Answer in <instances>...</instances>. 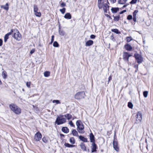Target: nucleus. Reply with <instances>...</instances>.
Instances as JSON below:
<instances>
[{
    "label": "nucleus",
    "mask_w": 153,
    "mask_h": 153,
    "mask_svg": "<svg viewBox=\"0 0 153 153\" xmlns=\"http://www.w3.org/2000/svg\"><path fill=\"white\" fill-rule=\"evenodd\" d=\"M52 102L53 103H56V104L60 103L59 100H54Z\"/></svg>",
    "instance_id": "obj_42"
},
{
    "label": "nucleus",
    "mask_w": 153,
    "mask_h": 153,
    "mask_svg": "<svg viewBox=\"0 0 153 153\" xmlns=\"http://www.w3.org/2000/svg\"><path fill=\"white\" fill-rule=\"evenodd\" d=\"M53 46L55 47H58L59 45L57 41H54L53 43Z\"/></svg>",
    "instance_id": "obj_33"
},
{
    "label": "nucleus",
    "mask_w": 153,
    "mask_h": 153,
    "mask_svg": "<svg viewBox=\"0 0 153 153\" xmlns=\"http://www.w3.org/2000/svg\"><path fill=\"white\" fill-rule=\"evenodd\" d=\"M119 8L118 7H112L111 9L112 12L113 13H116L119 10Z\"/></svg>",
    "instance_id": "obj_22"
},
{
    "label": "nucleus",
    "mask_w": 153,
    "mask_h": 153,
    "mask_svg": "<svg viewBox=\"0 0 153 153\" xmlns=\"http://www.w3.org/2000/svg\"><path fill=\"white\" fill-rule=\"evenodd\" d=\"M35 49H32L30 51V53L32 54L33 53H34V52H35Z\"/></svg>",
    "instance_id": "obj_49"
},
{
    "label": "nucleus",
    "mask_w": 153,
    "mask_h": 153,
    "mask_svg": "<svg viewBox=\"0 0 153 153\" xmlns=\"http://www.w3.org/2000/svg\"><path fill=\"white\" fill-rule=\"evenodd\" d=\"M9 36L7 34L5 35L4 38V42H7V39L9 38Z\"/></svg>",
    "instance_id": "obj_34"
},
{
    "label": "nucleus",
    "mask_w": 153,
    "mask_h": 153,
    "mask_svg": "<svg viewBox=\"0 0 153 153\" xmlns=\"http://www.w3.org/2000/svg\"><path fill=\"white\" fill-rule=\"evenodd\" d=\"M89 137L90 142L92 143H95V137L92 133H91L90 134Z\"/></svg>",
    "instance_id": "obj_13"
},
{
    "label": "nucleus",
    "mask_w": 153,
    "mask_h": 153,
    "mask_svg": "<svg viewBox=\"0 0 153 153\" xmlns=\"http://www.w3.org/2000/svg\"><path fill=\"white\" fill-rule=\"evenodd\" d=\"M76 124L77 126V130L78 132L80 133H84V132L82 131L84 127L82 122L80 120H78L76 121Z\"/></svg>",
    "instance_id": "obj_3"
},
{
    "label": "nucleus",
    "mask_w": 153,
    "mask_h": 153,
    "mask_svg": "<svg viewBox=\"0 0 153 153\" xmlns=\"http://www.w3.org/2000/svg\"><path fill=\"white\" fill-rule=\"evenodd\" d=\"M127 6V4H126V5H124L123 7H122L120 9H123L124 7H126Z\"/></svg>",
    "instance_id": "obj_55"
},
{
    "label": "nucleus",
    "mask_w": 153,
    "mask_h": 153,
    "mask_svg": "<svg viewBox=\"0 0 153 153\" xmlns=\"http://www.w3.org/2000/svg\"><path fill=\"white\" fill-rule=\"evenodd\" d=\"M69 124L72 127H74L75 125L72 122V121H70L69 122Z\"/></svg>",
    "instance_id": "obj_46"
},
{
    "label": "nucleus",
    "mask_w": 153,
    "mask_h": 153,
    "mask_svg": "<svg viewBox=\"0 0 153 153\" xmlns=\"http://www.w3.org/2000/svg\"><path fill=\"white\" fill-rule=\"evenodd\" d=\"M128 106L129 108H132L133 107V105L131 102H129L128 103Z\"/></svg>",
    "instance_id": "obj_36"
},
{
    "label": "nucleus",
    "mask_w": 153,
    "mask_h": 153,
    "mask_svg": "<svg viewBox=\"0 0 153 153\" xmlns=\"http://www.w3.org/2000/svg\"><path fill=\"white\" fill-rule=\"evenodd\" d=\"M54 35H52L51 37V38L54 39Z\"/></svg>",
    "instance_id": "obj_61"
},
{
    "label": "nucleus",
    "mask_w": 153,
    "mask_h": 153,
    "mask_svg": "<svg viewBox=\"0 0 153 153\" xmlns=\"http://www.w3.org/2000/svg\"><path fill=\"white\" fill-rule=\"evenodd\" d=\"M2 76L4 79H6L7 77V73L5 71H3L2 73Z\"/></svg>",
    "instance_id": "obj_29"
},
{
    "label": "nucleus",
    "mask_w": 153,
    "mask_h": 153,
    "mask_svg": "<svg viewBox=\"0 0 153 153\" xmlns=\"http://www.w3.org/2000/svg\"><path fill=\"white\" fill-rule=\"evenodd\" d=\"M59 34L62 36H64L65 34V32L62 29H61L60 26H59Z\"/></svg>",
    "instance_id": "obj_17"
},
{
    "label": "nucleus",
    "mask_w": 153,
    "mask_h": 153,
    "mask_svg": "<svg viewBox=\"0 0 153 153\" xmlns=\"http://www.w3.org/2000/svg\"><path fill=\"white\" fill-rule=\"evenodd\" d=\"M127 0H119L118 3L120 4H124L125 3Z\"/></svg>",
    "instance_id": "obj_30"
},
{
    "label": "nucleus",
    "mask_w": 153,
    "mask_h": 153,
    "mask_svg": "<svg viewBox=\"0 0 153 153\" xmlns=\"http://www.w3.org/2000/svg\"><path fill=\"white\" fill-rule=\"evenodd\" d=\"M60 135L62 137H64V136H65L63 134H60Z\"/></svg>",
    "instance_id": "obj_58"
},
{
    "label": "nucleus",
    "mask_w": 153,
    "mask_h": 153,
    "mask_svg": "<svg viewBox=\"0 0 153 153\" xmlns=\"http://www.w3.org/2000/svg\"><path fill=\"white\" fill-rule=\"evenodd\" d=\"M92 148L91 152H96L97 147V144L95 143H93L92 144Z\"/></svg>",
    "instance_id": "obj_12"
},
{
    "label": "nucleus",
    "mask_w": 153,
    "mask_h": 153,
    "mask_svg": "<svg viewBox=\"0 0 153 153\" xmlns=\"http://www.w3.org/2000/svg\"><path fill=\"white\" fill-rule=\"evenodd\" d=\"M66 6V4L65 3L63 2L60 4V6L61 7H64Z\"/></svg>",
    "instance_id": "obj_48"
},
{
    "label": "nucleus",
    "mask_w": 153,
    "mask_h": 153,
    "mask_svg": "<svg viewBox=\"0 0 153 153\" xmlns=\"http://www.w3.org/2000/svg\"><path fill=\"white\" fill-rule=\"evenodd\" d=\"M138 11L137 10H135L134 12H133V20L134 22H136V15L137 13H138Z\"/></svg>",
    "instance_id": "obj_15"
},
{
    "label": "nucleus",
    "mask_w": 153,
    "mask_h": 153,
    "mask_svg": "<svg viewBox=\"0 0 153 153\" xmlns=\"http://www.w3.org/2000/svg\"><path fill=\"white\" fill-rule=\"evenodd\" d=\"M71 134L74 136H78V132L75 129H73L72 130Z\"/></svg>",
    "instance_id": "obj_24"
},
{
    "label": "nucleus",
    "mask_w": 153,
    "mask_h": 153,
    "mask_svg": "<svg viewBox=\"0 0 153 153\" xmlns=\"http://www.w3.org/2000/svg\"><path fill=\"white\" fill-rule=\"evenodd\" d=\"M66 9L64 7L62 9H60L59 10L63 14H64L65 11Z\"/></svg>",
    "instance_id": "obj_40"
},
{
    "label": "nucleus",
    "mask_w": 153,
    "mask_h": 153,
    "mask_svg": "<svg viewBox=\"0 0 153 153\" xmlns=\"http://www.w3.org/2000/svg\"><path fill=\"white\" fill-rule=\"evenodd\" d=\"M126 12V10H124L121 11L120 12V13H119V14H123V13H125Z\"/></svg>",
    "instance_id": "obj_51"
},
{
    "label": "nucleus",
    "mask_w": 153,
    "mask_h": 153,
    "mask_svg": "<svg viewBox=\"0 0 153 153\" xmlns=\"http://www.w3.org/2000/svg\"><path fill=\"white\" fill-rule=\"evenodd\" d=\"M114 18V21L115 22L118 21L120 19V16L119 15H118L117 16H113Z\"/></svg>",
    "instance_id": "obj_28"
},
{
    "label": "nucleus",
    "mask_w": 153,
    "mask_h": 153,
    "mask_svg": "<svg viewBox=\"0 0 153 153\" xmlns=\"http://www.w3.org/2000/svg\"><path fill=\"white\" fill-rule=\"evenodd\" d=\"M126 41L127 42H129L131 40H132V39L131 37L128 36L126 37Z\"/></svg>",
    "instance_id": "obj_35"
},
{
    "label": "nucleus",
    "mask_w": 153,
    "mask_h": 153,
    "mask_svg": "<svg viewBox=\"0 0 153 153\" xmlns=\"http://www.w3.org/2000/svg\"><path fill=\"white\" fill-rule=\"evenodd\" d=\"M124 47L126 50L127 51H130L132 49V48L130 44L128 43L125 45Z\"/></svg>",
    "instance_id": "obj_14"
},
{
    "label": "nucleus",
    "mask_w": 153,
    "mask_h": 153,
    "mask_svg": "<svg viewBox=\"0 0 153 153\" xmlns=\"http://www.w3.org/2000/svg\"><path fill=\"white\" fill-rule=\"evenodd\" d=\"M54 40V39L51 38V41L53 42Z\"/></svg>",
    "instance_id": "obj_63"
},
{
    "label": "nucleus",
    "mask_w": 153,
    "mask_h": 153,
    "mask_svg": "<svg viewBox=\"0 0 153 153\" xmlns=\"http://www.w3.org/2000/svg\"><path fill=\"white\" fill-rule=\"evenodd\" d=\"M105 16L107 17H111V16L108 14H106Z\"/></svg>",
    "instance_id": "obj_59"
},
{
    "label": "nucleus",
    "mask_w": 153,
    "mask_h": 153,
    "mask_svg": "<svg viewBox=\"0 0 153 153\" xmlns=\"http://www.w3.org/2000/svg\"><path fill=\"white\" fill-rule=\"evenodd\" d=\"M42 137V135L39 132H37L34 135V139L36 141H39Z\"/></svg>",
    "instance_id": "obj_10"
},
{
    "label": "nucleus",
    "mask_w": 153,
    "mask_h": 153,
    "mask_svg": "<svg viewBox=\"0 0 153 153\" xmlns=\"http://www.w3.org/2000/svg\"><path fill=\"white\" fill-rule=\"evenodd\" d=\"M42 141L44 143H48V140H47L46 138L45 137L43 138Z\"/></svg>",
    "instance_id": "obj_43"
},
{
    "label": "nucleus",
    "mask_w": 153,
    "mask_h": 153,
    "mask_svg": "<svg viewBox=\"0 0 153 153\" xmlns=\"http://www.w3.org/2000/svg\"><path fill=\"white\" fill-rule=\"evenodd\" d=\"M131 56V55L129 54L128 52H124L123 54V59L126 62H128L129 58Z\"/></svg>",
    "instance_id": "obj_8"
},
{
    "label": "nucleus",
    "mask_w": 153,
    "mask_h": 153,
    "mask_svg": "<svg viewBox=\"0 0 153 153\" xmlns=\"http://www.w3.org/2000/svg\"><path fill=\"white\" fill-rule=\"evenodd\" d=\"M64 17L66 19H70L71 18L72 16L71 14L69 13H65Z\"/></svg>",
    "instance_id": "obj_18"
},
{
    "label": "nucleus",
    "mask_w": 153,
    "mask_h": 153,
    "mask_svg": "<svg viewBox=\"0 0 153 153\" xmlns=\"http://www.w3.org/2000/svg\"><path fill=\"white\" fill-rule=\"evenodd\" d=\"M79 138L81 140L84 142H88L87 139L82 135H80L79 136Z\"/></svg>",
    "instance_id": "obj_21"
},
{
    "label": "nucleus",
    "mask_w": 153,
    "mask_h": 153,
    "mask_svg": "<svg viewBox=\"0 0 153 153\" xmlns=\"http://www.w3.org/2000/svg\"><path fill=\"white\" fill-rule=\"evenodd\" d=\"M142 119V114L140 112H138L137 114L136 121L137 122V123L140 122Z\"/></svg>",
    "instance_id": "obj_11"
},
{
    "label": "nucleus",
    "mask_w": 153,
    "mask_h": 153,
    "mask_svg": "<svg viewBox=\"0 0 153 153\" xmlns=\"http://www.w3.org/2000/svg\"><path fill=\"white\" fill-rule=\"evenodd\" d=\"M112 32H114L117 34H120L121 33L119 30L117 29H113L111 30Z\"/></svg>",
    "instance_id": "obj_25"
},
{
    "label": "nucleus",
    "mask_w": 153,
    "mask_h": 153,
    "mask_svg": "<svg viewBox=\"0 0 153 153\" xmlns=\"http://www.w3.org/2000/svg\"><path fill=\"white\" fill-rule=\"evenodd\" d=\"M44 76L45 77H48L50 76V72L49 71H46L44 73Z\"/></svg>",
    "instance_id": "obj_32"
},
{
    "label": "nucleus",
    "mask_w": 153,
    "mask_h": 153,
    "mask_svg": "<svg viewBox=\"0 0 153 153\" xmlns=\"http://www.w3.org/2000/svg\"><path fill=\"white\" fill-rule=\"evenodd\" d=\"M69 141L70 143L72 144H74L75 143V140L74 137H71L70 138Z\"/></svg>",
    "instance_id": "obj_31"
},
{
    "label": "nucleus",
    "mask_w": 153,
    "mask_h": 153,
    "mask_svg": "<svg viewBox=\"0 0 153 153\" xmlns=\"http://www.w3.org/2000/svg\"><path fill=\"white\" fill-rule=\"evenodd\" d=\"M148 92L147 91H145L143 92V95L144 97L146 98L147 97L148 94Z\"/></svg>",
    "instance_id": "obj_39"
},
{
    "label": "nucleus",
    "mask_w": 153,
    "mask_h": 153,
    "mask_svg": "<svg viewBox=\"0 0 153 153\" xmlns=\"http://www.w3.org/2000/svg\"><path fill=\"white\" fill-rule=\"evenodd\" d=\"M93 43L94 42L93 41L91 40H89L86 42L85 45L86 46H90L92 45L93 44Z\"/></svg>",
    "instance_id": "obj_19"
},
{
    "label": "nucleus",
    "mask_w": 153,
    "mask_h": 153,
    "mask_svg": "<svg viewBox=\"0 0 153 153\" xmlns=\"http://www.w3.org/2000/svg\"><path fill=\"white\" fill-rule=\"evenodd\" d=\"M1 8L4 9L7 11L9 10V8L8 3H6L5 5H1Z\"/></svg>",
    "instance_id": "obj_20"
},
{
    "label": "nucleus",
    "mask_w": 153,
    "mask_h": 153,
    "mask_svg": "<svg viewBox=\"0 0 153 153\" xmlns=\"http://www.w3.org/2000/svg\"><path fill=\"white\" fill-rule=\"evenodd\" d=\"M116 136L115 133H114V140L113 142V145L114 149L117 152L119 151V148L118 146V143L117 141L115 140V137Z\"/></svg>",
    "instance_id": "obj_9"
},
{
    "label": "nucleus",
    "mask_w": 153,
    "mask_h": 153,
    "mask_svg": "<svg viewBox=\"0 0 153 153\" xmlns=\"http://www.w3.org/2000/svg\"><path fill=\"white\" fill-rule=\"evenodd\" d=\"M80 146L81 149L84 151L86 150V147L84 143H81L80 144Z\"/></svg>",
    "instance_id": "obj_23"
},
{
    "label": "nucleus",
    "mask_w": 153,
    "mask_h": 153,
    "mask_svg": "<svg viewBox=\"0 0 153 153\" xmlns=\"http://www.w3.org/2000/svg\"><path fill=\"white\" fill-rule=\"evenodd\" d=\"M14 30V29H12L10 30V31L8 33H7V34L9 36L10 35H11L12 34H13V33L15 32Z\"/></svg>",
    "instance_id": "obj_37"
},
{
    "label": "nucleus",
    "mask_w": 153,
    "mask_h": 153,
    "mask_svg": "<svg viewBox=\"0 0 153 153\" xmlns=\"http://www.w3.org/2000/svg\"><path fill=\"white\" fill-rule=\"evenodd\" d=\"M105 0H98V7L99 9H101L103 7V10L105 13H107V10H109V6L107 4H103Z\"/></svg>",
    "instance_id": "obj_1"
},
{
    "label": "nucleus",
    "mask_w": 153,
    "mask_h": 153,
    "mask_svg": "<svg viewBox=\"0 0 153 153\" xmlns=\"http://www.w3.org/2000/svg\"><path fill=\"white\" fill-rule=\"evenodd\" d=\"M138 71V68L137 69H136V70L135 71V72L136 73Z\"/></svg>",
    "instance_id": "obj_60"
},
{
    "label": "nucleus",
    "mask_w": 153,
    "mask_h": 153,
    "mask_svg": "<svg viewBox=\"0 0 153 153\" xmlns=\"http://www.w3.org/2000/svg\"><path fill=\"white\" fill-rule=\"evenodd\" d=\"M143 44H145V41H143Z\"/></svg>",
    "instance_id": "obj_64"
},
{
    "label": "nucleus",
    "mask_w": 153,
    "mask_h": 153,
    "mask_svg": "<svg viewBox=\"0 0 153 153\" xmlns=\"http://www.w3.org/2000/svg\"><path fill=\"white\" fill-rule=\"evenodd\" d=\"M14 32L13 36V37L16 40L19 41L22 38V36L19 30L17 29H14Z\"/></svg>",
    "instance_id": "obj_6"
},
{
    "label": "nucleus",
    "mask_w": 153,
    "mask_h": 153,
    "mask_svg": "<svg viewBox=\"0 0 153 153\" xmlns=\"http://www.w3.org/2000/svg\"><path fill=\"white\" fill-rule=\"evenodd\" d=\"M3 41L1 39H0V46H1L2 45Z\"/></svg>",
    "instance_id": "obj_52"
},
{
    "label": "nucleus",
    "mask_w": 153,
    "mask_h": 153,
    "mask_svg": "<svg viewBox=\"0 0 153 153\" xmlns=\"http://www.w3.org/2000/svg\"><path fill=\"white\" fill-rule=\"evenodd\" d=\"M111 1L113 3H114L116 2V0H111Z\"/></svg>",
    "instance_id": "obj_56"
},
{
    "label": "nucleus",
    "mask_w": 153,
    "mask_h": 153,
    "mask_svg": "<svg viewBox=\"0 0 153 153\" xmlns=\"http://www.w3.org/2000/svg\"><path fill=\"white\" fill-rule=\"evenodd\" d=\"M53 41H51V42L50 43H49V44H51L53 43Z\"/></svg>",
    "instance_id": "obj_62"
},
{
    "label": "nucleus",
    "mask_w": 153,
    "mask_h": 153,
    "mask_svg": "<svg viewBox=\"0 0 153 153\" xmlns=\"http://www.w3.org/2000/svg\"><path fill=\"white\" fill-rule=\"evenodd\" d=\"M62 131L65 133L67 134L69 131V129L68 128L66 127H63L62 128Z\"/></svg>",
    "instance_id": "obj_16"
},
{
    "label": "nucleus",
    "mask_w": 153,
    "mask_h": 153,
    "mask_svg": "<svg viewBox=\"0 0 153 153\" xmlns=\"http://www.w3.org/2000/svg\"><path fill=\"white\" fill-rule=\"evenodd\" d=\"M64 145L66 147L68 148H72L75 146V145H73L72 144H70L68 143H65L64 144Z\"/></svg>",
    "instance_id": "obj_26"
},
{
    "label": "nucleus",
    "mask_w": 153,
    "mask_h": 153,
    "mask_svg": "<svg viewBox=\"0 0 153 153\" xmlns=\"http://www.w3.org/2000/svg\"><path fill=\"white\" fill-rule=\"evenodd\" d=\"M9 107L11 110L16 114H19L21 113V110L20 108L15 104H10L9 105Z\"/></svg>",
    "instance_id": "obj_2"
},
{
    "label": "nucleus",
    "mask_w": 153,
    "mask_h": 153,
    "mask_svg": "<svg viewBox=\"0 0 153 153\" xmlns=\"http://www.w3.org/2000/svg\"><path fill=\"white\" fill-rule=\"evenodd\" d=\"M64 116V115H62V114H60L59 115V117H60V118H63V117Z\"/></svg>",
    "instance_id": "obj_57"
},
{
    "label": "nucleus",
    "mask_w": 153,
    "mask_h": 153,
    "mask_svg": "<svg viewBox=\"0 0 153 153\" xmlns=\"http://www.w3.org/2000/svg\"><path fill=\"white\" fill-rule=\"evenodd\" d=\"M85 96L84 91H80L76 93L74 96V98L77 100H80L84 98Z\"/></svg>",
    "instance_id": "obj_4"
},
{
    "label": "nucleus",
    "mask_w": 153,
    "mask_h": 153,
    "mask_svg": "<svg viewBox=\"0 0 153 153\" xmlns=\"http://www.w3.org/2000/svg\"><path fill=\"white\" fill-rule=\"evenodd\" d=\"M112 79V77L111 76H110L108 78V82H109V81Z\"/></svg>",
    "instance_id": "obj_53"
},
{
    "label": "nucleus",
    "mask_w": 153,
    "mask_h": 153,
    "mask_svg": "<svg viewBox=\"0 0 153 153\" xmlns=\"http://www.w3.org/2000/svg\"><path fill=\"white\" fill-rule=\"evenodd\" d=\"M35 15L37 17H40L41 16V14L40 12L37 11L34 12Z\"/></svg>",
    "instance_id": "obj_38"
},
{
    "label": "nucleus",
    "mask_w": 153,
    "mask_h": 153,
    "mask_svg": "<svg viewBox=\"0 0 153 153\" xmlns=\"http://www.w3.org/2000/svg\"><path fill=\"white\" fill-rule=\"evenodd\" d=\"M134 56L136 61L137 62L140 64L143 61V59L142 56L137 53H135L134 54Z\"/></svg>",
    "instance_id": "obj_5"
},
{
    "label": "nucleus",
    "mask_w": 153,
    "mask_h": 153,
    "mask_svg": "<svg viewBox=\"0 0 153 153\" xmlns=\"http://www.w3.org/2000/svg\"><path fill=\"white\" fill-rule=\"evenodd\" d=\"M137 0H131L130 2V3L131 4H136Z\"/></svg>",
    "instance_id": "obj_44"
},
{
    "label": "nucleus",
    "mask_w": 153,
    "mask_h": 153,
    "mask_svg": "<svg viewBox=\"0 0 153 153\" xmlns=\"http://www.w3.org/2000/svg\"><path fill=\"white\" fill-rule=\"evenodd\" d=\"M64 116L68 120H70L72 117V115L70 114H65Z\"/></svg>",
    "instance_id": "obj_27"
},
{
    "label": "nucleus",
    "mask_w": 153,
    "mask_h": 153,
    "mask_svg": "<svg viewBox=\"0 0 153 153\" xmlns=\"http://www.w3.org/2000/svg\"><path fill=\"white\" fill-rule=\"evenodd\" d=\"M132 19V16L131 15H129L127 17V19L128 20H130Z\"/></svg>",
    "instance_id": "obj_45"
},
{
    "label": "nucleus",
    "mask_w": 153,
    "mask_h": 153,
    "mask_svg": "<svg viewBox=\"0 0 153 153\" xmlns=\"http://www.w3.org/2000/svg\"><path fill=\"white\" fill-rule=\"evenodd\" d=\"M138 67V65H135L134 66V68L136 69H137Z\"/></svg>",
    "instance_id": "obj_54"
},
{
    "label": "nucleus",
    "mask_w": 153,
    "mask_h": 153,
    "mask_svg": "<svg viewBox=\"0 0 153 153\" xmlns=\"http://www.w3.org/2000/svg\"><path fill=\"white\" fill-rule=\"evenodd\" d=\"M96 37V36L93 34L91 35L90 36V38L91 39H94Z\"/></svg>",
    "instance_id": "obj_47"
},
{
    "label": "nucleus",
    "mask_w": 153,
    "mask_h": 153,
    "mask_svg": "<svg viewBox=\"0 0 153 153\" xmlns=\"http://www.w3.org/2000/svg\"><path fill=\"white\" fill-rule=\"evenodd\" d=\"M38 10V8L36 5H34V12H35L37 11Z\"/></svg>",
    "instance_id": "obj_41"
},
{
    "label": "nucleus",
    "mask_w": 153,
    "mask_h": 153,
    "mask_svg": "<svg viewBox=\"0 0 153 153\" xmlns=\"http://www.w3.org/2000/svg\"><path fill=\"white\" fill-rule=\"evenodd\" d=\"M30 82H27L26 83V86L27 87L29 88L30 86Z\"/></svg>",
    "instance_id": "obj_50"
},
{
    "label": "nucleus",
    "mask_w": 153,
    "mask_h": 153,
    "mask_svg": "<svg viewBox=\"0 0 153 153\" xmlns=\"http://www.w3.org/2000/svg\"><path fill=\"white\" fill-rule=\"evenodd\" d=\"M66 122V120L64 118H60L58 116H57V118L55 121V123L57 125H60L61 124L65 123Z\"/></svg>",
    "instance_id": "obj_7"
}]
</instances>
